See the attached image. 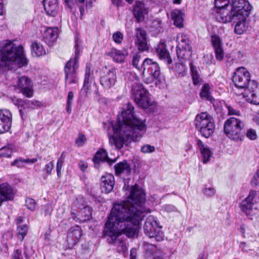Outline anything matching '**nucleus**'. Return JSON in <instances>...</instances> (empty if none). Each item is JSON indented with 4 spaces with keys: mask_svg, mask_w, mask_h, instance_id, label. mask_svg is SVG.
I'll list each match as a JSON object with an SVG mask.
<instances>
[{
    "mask_svg": "<svg viewBox=\"0 0 259 259\" xmlns=\"http://www.w3.org/2000/svg\"><path fill=\"white\" fill-rule=\"evenodd\" d=\"M79 220L80 222H84L89 220L92 216L91 208L89 206L83 207L79 212Z\"/></svg>",
    "mask_w": 259,
    "mask_h": 259,
    "instance_id": "obj_36",
    "label": "nucleus"
},
{
    "mask_svg": "<svg viewBox=\"0 0 259 259\" xmlns=\"http://www.w3.org/2000/svg\"><path fill=\"white\" fill-rule=\"evenodd\" d=\"M75 50L74 58H70L64 67L66 84L67 83L69 84L76 83L77 82L76 70L78 68V61L79 56L80 48L77 40L75 41Z\"/></svg>",
    "mask_w": 259,
    "mask_h": 259,
    "instance_id": "obj_7",
    "label": "nucleus"
},
{
    "mask_svg": "<svg viewBox=\"0 0 259 259\" xmlns=\"http://www.w3.org/2000/svg\"><path fill=\"white\" fill-rule=\"evenodd\" d=\"M215 57L216 59L218 61H222L223 60L224 57V51L223 50V47H220L218 48L214 49Z\"/></svg>",
    "mask_w": 259,
    "mask_h": 259,
    "instance_id": "obj_46",
    "label": "nucleus"
},
{
    "mask_svg": "<svg viewBox=\"0 0 259 259\" xmlns=\"http://www.w3.org/2000/svg\"><path fill=\"white\" fill-rule=\"evenodd\" d=\"M94 162V165L96 168H99L100 167V163L101 162L99 160L96 159V158H94L93 159Z\"/></svg>",
    "mask_w": 259,
    "mask_h": 259,
    "instance_id": "obj_64",
    "label": "nucleus"
},
{
    "mask_svg": "<svg viewBox=\"0 0 259 259\" xmlns=\"http://www.w3.org/2000/svg\"><path fill=\"white\" fill-rule=\"evenodd\" d=\"M58 35L57 27L48 28L44 32L42 40L49 46H52L56 41Z\"/></svg>",
    "mask_w": 259,
    "mask_h": 259,
    "instance_id": "obj_23",
    "label": "nucleus"
},
{
    "mask_svg": "<svg viewBox=\"0 0 259 259\" xmlns=\"http://www.w3.org/2000/svg\"><path fill=\"white\" fill-rule=\"evenodd\" d=\"M78 166L82 171H84L88 167V164L87 162L81 161L78 163Z\"/></svg>",
    "mask_w": 259,
    "mask_h": 259,
    "instance_id": "obj_61",
    "label": "nucleus"
},
{
    "mask_svg": "<svg viewBox=\"0 0 259 259\" xmlns=\"http://www.w3.org/2000/svg\"><path fill=\"white\" fill-rule=\"evenodd\" d=\"M231 8L236 17H247L252 9V6L247 0H234Z\"/></svg>",
    "mask_w": 259,
    "mask_h": 259,
    "instance_id": "obj_12",
    "label": "nucleus"
},
{
    "mask_svg": "<svg viewBox=\"0 0 259 259\" xmlns=\"http://www.w3.org/2000/svg\"><path fill=\"white\" fill-rule=\"evenodd\" d=\"M22 46H16L9 40L0 42V68L11 69L15 67H22L28 64Z\"/></svg>",
    "mask_w": 259,
    "mask_h": 259,
    "instance_id": "obj_3",
    "label": "nucleus"
},
{
    "mask_svg": "<svg viewBox=\"0 0 259 259\" xmlns=\"http://www.w3.org/2000/svg\"><path fill=\"white\" fill-rule=\"evenodd\" d=\"M14 197V190L7 183L0 185V206L4 201L13 199Z\"/></svg>",
    "mask_w": 259,
    "mask_h": 259,
    "instance_id": "obj_19",
    "label": "nucleus"
},
{
    "mask_svg": "<svg viewBox=\"0 0 259 259\" xmlns=\"http://www.w3.org/2000/svg\"><path fill=\"white\" fill-rule=\"evenodd\" d=\"M246 17H238L235 18L234 20L236 22L235 26L234 31L238 34H242L247 29V26L246 25Z\"/></svg>",
    "mask_w": 259,
    "mask_h": 259,
    "instance_id": "obj_30",
    "label": "nucleus"
},
{
    "mask_svg": "<svg viewBox=\"0 0 259 259\" xmlns=\"http://www.w3.org/2000/svg\"><path fill=\"white\" fill-rule=\"evenodd\" d=\"M114 184V177L112 174H106L102 177L101 188L102 192L109 193L113 190Z\"/></svg>",
    "mask_w": 259,
    "mask_h": 259,
    "instance_id": "obj_20",
    "label": "nucleus"
},
{
    "mask_svg": "<svg viewBox=\"0 0 259 259\" xmlns=\"http://www.w3.org/2000/svg\"><path fill=\"white\" fill-rule=\"evenodd\" d=\"M196 143L203 157V162L204 163H206L210 160L212 153L209 148L207 145L203 144L200 140H197Z\"/></svg>",
    "mask_w": 259,
    "mask_h": 259,
    "instance_id": "obj_27",
    "label": "nucleus"
},
{
    "mask_svg": "<svg viewBox=\"0 0 259 259\" xmlns=\"http://www.w3.org/2000/svg\"><path fill=\"white\" fill-rule=\"evenodd\" d=\"M43 5L48 15L53 17L56 16L59 10L57 0H43Z\"/></svg>",
    "mask_w": 259,
    "mask_h": 259,
    "instance_id": "obj_22",
    "label": "nucleus"
},
{
    "mask_svg": "<svg viewBox=\"0 0 259 259\" xmlns=\"http://www.w3.org/2000/svg\"><path fill=\"white\" fill-rule=\"evenodd\" d=\"M134 15L138 22L144 20V17L148 14V9L145 7V4L141 2H137L134 9Z\"/></svg>",
    "mask_w": 259,
    "mask_h": 259,
    "instance_id": "obj_24",
    "label": "nucleus"
},
{
    "mask_svg": "<svg viewBox=\"0 0 259 259\" xmlns=\"http://www.w3.org/2000/svg\"><path fill=\"white\" fill-rule=\"evenodd\" d=\"M256 195V192L254 190H251L249 195L240 203V208L241 211L246 216L252 215L253 206L255 203L254 198Z\"/></svg>",
    "mask_w": 259,
    "mask_h": 259,
    "instance_id": "obj_15",
    "label": "nucleus"
},
{
    "mask_svg": "<svg viewBox=\"0 0 259 259\" xmlns=\"http://www.w3.org/2000/svg\"><path fill=\"white\" fill-rule=\"evenodd\" d=\"M137 251L136 248H133L130 252V259L137 258Z\"/></svg>",
    "mask_w": 259,
    "mask_h": 259,
    "instance_id": "obj_62",
    "label": "nucleus"
},
{
    "mask_svg": "<svg viewBox=\"0 0 259 259\" xmlns=\"http://www.w3.org/2000/svg\"><path fill=\"white\" fill-rule=\"evenodd\" d=\"M226 107H227L228 111V115H240V112L239 110H237L235 109L234 108H233L232 107H231V106H229V105H227Z\"/></svg>",
    "mask_w": 259,
    "mask_h": 259,
    "instance_id": "obj_56",
    "label": "nucleus"
},
{
    "mask_svg": "<svg viewBox=\"0 0 259 259\" xmlns=\"http://www.w3.org/2000/svg\"><path fill=\"white\" fill-rule=\"evenodd\" d=\"M4 7L3 4V1H0V15H3L4 13Z\"/></svg>",
    "mask_w": 259,
    "mask_h": 259,
    "instance_id": "obj_63",
    "label": "nucleus"
},
{
    "mask_svg": "<svg viewBox=\"0 0 259 259\" xmlns=\"http://www.w3.org/2000/svg\"><path fill=\"white\" fill-rule=\"evenodd\" d=\"M112 39L115 43L120 44L123 39V34L120 31H117L113 34Z\"/></svg>",
    "mask_w": 259,
    "mask_h": 259,
    "instance_id": "obj_49",
    "label": "nucleus"
},
{
    "mask_svg": "<svg viewBox=\"0 0 259 259\" xmlns=\"http://www.w3.org/2000/svg\"><path fill=\"white\" fill-rule=\"evenodd\" d=\"M82 235V231L79 226L70 228L67 235V242L68 247L72 248L78 242Z\"/></svg>",
    "mask_w": 259,
    "mask_h": 259,
    "instance_id": "obj_17",
    "label": "nucleus"
},
{
    "mask_svg": "<svg viewBox=\"0 0 259 259\" xmlns=\"http://www.w3.org/2000/svg\"><path fill=\"white\" fill-rule=\"evenodd\" d=\"M177 47V54L178 58L183 59H186L187 56L191 53V50H186L185 48Z\"/></svg>",
    "mask_w": 259,
    "mask_h": 259,
    "instance_id": "obj_42",
    "label": "nucleus"
},
{
    "mask_svg": "<svg viewBox=\"0 0 259 259\" xmlns=\"http://www.w3.org/2000/svg\"><path fill=\"white\" fill-rule=\"evenodd\" d=\"M94 157L96 158V159L99 160L102 162H107L109 165L116 161V159L113 160L110 159L108 157L107 152L103 149L98 151Z\"/></svg>",
    "mask_w": 259,
    "mask_h": 259,
    "instance_id": "obj_34",
    "label": "nucleus"
},
{
    "mask_svg": "<svg viewBox=\"0 0 259 259\" xmlns=\"http://www.w3.org/2000/svg\"><path fill=\"white\" fill-rule=\"evenodd\" d=\"M251 81L250 73L245 67H238L234 72L233 81L238 88L246 89Z\"/></svg>",
    "mask_w": 259,
    "mask_h": 259,
    "instance_id": "obj_9",
    "label": "nucleus"
},
{
    "mask_svg": "<svg viewBox=\"0 0 259 259\" xmlns=\"http://www.w3.org/2000/svg\"><path fill=\"white\" fill-rule=\"evenodd\" d=\"M246 136L249 139L251 140H255L257 137L256 131L254 130L251 128H250L247 131Z\"/></svg>",
    "mask_w": 259,
    "mask_h": 259,
    "instance_id": "obj_52",
    "label": "nucleus"
},
{
    "mask_svg": "<svg viewBox=\"0 0 259 259\" xmlns=\"http://www.w3.org/2000/svg\"><path fill=\"white\" fill-rule=\"evenodd\" d=\"M25 205L28 209L34 211L36 207V203L34 199L28 198L25 200Z\"/></svg>",
    "mask_w": 259,
    "mask_h": 259,
    "instance_id": "obj_48",
    "label": "nucleus"
},
{
    "mask_svg": "<svg viewBox=\"0 0 259 259\" xmlns=\"http://www.w3.org/2000/svg\"><path fill=\"white\" fill-rule=\"evenodd\" d=\"M28 227L26 225H19L17 229V237L20 241H22L27 234Z\"/></svg>",
    "mask_w": 259,
    "mask_h": 259,
    "instance_id": "obj_38",
    "label": "nucleus"
},
{
    "mask_svg": "<svg viewBox=\"0 0 259 259\" xmlns=\"http://www.w3.org/2000/svg\"><path fill=\"white\" fill-rule=\"evenodd\" d=\"M116 78L115 70H110L101 77L100 83L105 89H108L114 85Z\"/></svg>",
    "mask_w": 259,
    "mask_h": 259,
    "instance_id": "obj_21",
    "label": "nucleus"
},
{
    "mask_svg": "<svg viewBox=\"0 0 259 259\" xmlns=\"http://www.w3.org/2000/svg\"><path fill=\"white\" fill-rule=\"evenodd\" d=\"M9 100L13 103L15 105L18 106V108L23 107L24 108H29L33 105V102L29 100H23L22 99L16 98L15 96L10 97Z\"/></svg>",
    "mask_w": 259,
    "mask_h": 259,
    "instance_id": "obj_31",
    "label": "nucleus"
},
{
    "mask_svg": "<svg viewBox=\"0 0 259 259\" xmlns=\"http://www.w3.org/2000/svg\"><path fill=\"white\" fill-rule=\"evenodd\" d=\"M17 86L20 92L25 97L30 98L33 94V85L31 80L26 76L18 78Z\"/></svg>",
    "mask_w": 259,
    "mask_h": 259,
    "instance_id": "obj_16",
    "label": "nucleus"
},
{
    "mask_svg": "<svg viewBox=\"0 0 259 259\" xmlns=\"http://www.w3.org/2000/svg\"><path fill=\"white\" fill-rule=\"evenodd\" d=\"M115 172L116 175L124 174L129 176L131 172V168L126 160L120 162L114 165Z\"/></svg>",
    "mask_w": 259,
    "mask_h": 259,
    "instance_id": "obj_29",
    "label": "nucleus"
},
{
    "mask_svg": "<svg viewBox=\"0 0 259 259\" xmlns=\"http://www.w3.org/2000/svg\"><path fill=\"white\" fill-rule=\"evenodd\" d=\"M219 10L216 15L217 19L222 23H226L234 21L237 18L232 9H227L225 7L218 8Z\"/></svg>",
    "mask_w": 259,
    "mask_h": 259,
    "instance_id": "obj_18",
    "label": "nucleus"
},
{
    "mask_svg": "<svg viewBox=\"0 0 259 259\" xmlns=\"http://www.w3.org/2000/svg\"><path fill=\"white\" fill-rule=\"evenodd\" d=\"M107 55L112 58L115 62L122 63L127 55V52L125 50H118L112 48L107 53Z\"/></svg>",
    "mask_w": 259,
    "mask_h": 259,
    "instance_id": "obj_26",
    "label": "nucleus"
},
{
    "mask_svg": "<svg viewBox=\"0 0 259 259\" xmlns=\"http://www.w3.org/2000/svg\"><path fill=\"white\" fill-rule=\"evenodd\" d=\"M12 259H23L21 251L19 249L15 250L12 255Z\"/></svg>",
    "mask_w": 259,
    "mask_h": 259,
    "instance_id": "obj_60",
    "label": "nucleus"
},
{
    "mask_svg": "<svg viewBox=\"0 0 259 259\" xmlns=\"http://www.w3.org/2000/svg\"><path fill=\"white\" fill-rule=\"evenodd\" d=\"M155 151V147L148 144L144 145L141 148V151L143 153H150Z\"/></svg>",
    "mask_w": 259,
    "mask_h": 259,
    "instance_id": "obj_51",
    "label": "nucleus"
},
{
    "mask_svg": "<svg viewBox=\"0 0 259 259\" xmlns=\"http://www.w3.org/2000/svg\"><path fill=\"white\" fill-rule=\"evenodd\" d=\"M131 93L137 104L143 108H147L152 105L148 92L143 88L139 78L136 77L131 84Z\"/></svg>",
    "mask_w": 259,
    "mask_h": 259,
    "instance_id": "obj_4",
    "label": "nucleus"
},
{
    "mask_svg": "<svg viewBox=\"0 0 259 259\" xmlns=\"http://www.w3.org/2000/svg\"><path fill=\"white\" fill-rule=\"evenodd\" d=\"M151 28L152 31H155L156 33L162 32L163 31V26L161 20L157 19L153 20L152 23Z\"/></svg>",
    "mask_w": 259,
    "mask_h": 259,
    "instance_id": "obj_41",
    "label": "nucleus"
},
{
    "mask_svg": "<svg viewBox=\"0 0 259 259\" xmlns=\"http://www.w3.org/2000/svg\"><path fill=\"white\" fill-rule=\"evenodd\" d=\"M252 184L259 186V169L256 171L251 181Z\"/></svg>",
    "mask_w": 259,
    "mask_h": 259,
    "instance_id": "obj_57",
    "label": "nucleus"
},
{
    "mask_svg": "<svg viewBox=\"0 0 259 259\" xmlns=\"http://www.w3.org/2000/svg\"><path fill=\"white\" fill-rule=\"evenodd\" d=\"M12 123V114L6 109H0V134L10 131Z\"/></svg>",
    "mask_w": 259,
    "mask_h": 259,
    "instance_id": "obj_14",
    "label": "nucleus"
},
{
    "mask_svg": "<svg viewBox=\"0 0 259 259\" xmlns=\"http://www.w3.org/2000/svg\"><path fill=\"white\" fill-rule=\"evenodd\" d=\"M54 165L52 161L49 162L45 165V170L48 175L51 174V171L54 168Z\"/></svg>",
    "mask_w": 259,
    "mask_h": 259,
    "instance_id": "obj_58",
    "label": "nucleus"
},
{
    "mask_svg": "<svg viewBox=\"0 0 259 259\" xmlns=\"http://www.w3.org/2000/svg\"><path fill=\"white\" fill-rule=\"evenodd\" d=\"M210 87L208 84H204L200 93V97L203 99L210 101L214 105L215 99L211 96L209 92Z\"/></svg>",
    "mask_w": 259,
    "mask_h": 259,
    "instance_id": "obj_35",
    "label": "nucleus"
},
{
    "mask_svg": "<svg viewBox=\"0 0 259 259\" xmlns=\"http://www.w3.org/2000/svg\"><path fill=\"white\" fill-rule=\"evenodd\" d=\"M195 126L201 135L206 138L212 135L215 129L213 118L207 112H201L196 115Z\"/></svg>",
    "mask_w": 259,
    "mask_h": 259,
    "instance_id": "obj_6",
    "label": "nucleus"
},
{
    "mask_svg": "<svg viewBox=\"0 0 259 259\" xmlns=\"http://www.w3.org/2000/svg\"><path fill=\"white\" fill-rule=\"evenodd\" d=\"M184 13L181 10L175 9L171 13V19L174 21V25L179 28L184 27Z\"/></svg>",
    "mask_w": 259,
    "mask_h": 259,
    "instance_id": "obj_28",
    "label": "nucleus"
},
{
    "mask_svg": "<svg viewBox=\"0 0 259 259\" xmlns=\"http://www.w3.org/2000/svg\"><path fill=\"white\" fill-rule=\"evenodd\" d=\"M91 64L87 63L85 68V73L84 80V87L87 85L90 81L93 79V71L91 70Z\"/></svg>",
    "mask_w": 259,
    "mask_h": 259,
    "instance_id": "obj_39",
    "label": "nucleus"
},
{
    "mask_svg": "<svg viewBox=\"0 0 259 259\" xmlns=\"http://www.w3.org/2000/svg\"><path fill=\"white\" fill-rule=\"evenodd\" d=\"M177 41L178 42V47L185 48L186 50H191V47L189 44V39L188 36L183 33L177 35Z\"/></svg>",
    "mask_w": 259,
    "mask_h": 259,
    "instance_id": "obj_32",
    "label": "nucleus"
},
{
    "mask_svg": "<svg viewBox=\"0 0 259 259\" xmlns=\"http://www.w3.org/2000/svg\"><path fill=\"white\" fill-rule=\"evenodd\" d=\"M141 56L138 54H136L133 56L132 59L133 65L134 67H135L138 70H143V68H142V65H139V62L140 61Z\"/></svg>",
    "mask_w": 259,
    "mask_h": 259,
    "instance_id": "obj_47",
    "label": "nucleus"
},
{
    "mask_svg": "<svg viewBox=\"0 0 259 259\" xmlns=\"http://www.w3.org/2000/svg\"><path fill=\"white\" fill-rule=\"evenodd\" d=\"M135 44L138 49L141 51H147L149 49L148 44L147 34L145 29L142 28H136L135 29Z\"/></svg>",
    "mask_w": 259,
    "mask_h": 259,
    "instance_id": "obj_13",
    "label": "nucleus"
},
{
    "mask_svg": "<svg viewBox=\"0 0 259 259\" xmlns=\"http://www.w3.org/2000/svg\"><path fill=\"white\" fill-rule=\"evenodd\" d=\"M243 122L239 119L231 117L226 120L224 124V131L226 136L235 141H242L243 134Z\"/></svg>",
    "mask_w": 259,
    "mask_h": 259,
    "instance_id": "obj_5",
    "label": "nucleus"
},
{
    "mask_svg": "<svg viewBox=\"0 0 259 259\" xmlns=\"http://www.w3.org/2000/svg\"><path fill=\"white\" fill-rule=\"evenodd\" d=\"M156 50L160 59L164 60L167 64H170L172 62V60L166 49L165 42H160L157 46Z\"/></svg>",
    "mask_w": 259,
    "mask_h": 259,
    "instance_id": "obj_25",
    "label": "nucleus"
},
{
    "mask_svg": "<svg viewBox=\"0 0 259 259\" xmlns=\"http://www.w3.org/2000/svg\"><path fill=\"white\" fill-rule=\"evenodd\" d=\"M145 200L144 190L136 185L132 187L126 201L113 205L104 233L108 237V242L116 247L117 252H124L127 250L123 234L128 237L138 236L137 225L144 217V213L150 212L144 206Z\"/></svg>",
    "mask_w": 259,
    "mask_h": 259,
    "instance_id": "obj_1",
    "label": "nucleus"
},
{
    "mask_svg": "<svg viewBox=\"0 0 259 259\" xmlns=\"http://www.w3.org/2000/svg\"><path fill=\"white\" fill-rule=\"evenodd\" d=\"M164 211L167 212H170L177 211V208L175 206L172 205L167 204L163 206Z\"/></svg>",
    "mask_w": 259,
    "mask_h": 259,
    "instance_id": "obj_59",
    "label": "nucleus"
},
{
    "mask_svg": "<svg viewBox=\"0 0 259 259\" xmlns=\"http://www.w3.org/2000/svg\"><path fill=\"white\" fill-rule=\"evenodd\" d=\"M43 209L45 215H51L53 211V207L51 204L44 205Z\"/></svg>",
    "mask_w": 259,
    "mask_h": 259,
    "instance_id": "obj_55",
    "label": "nucleus"
},
{
    "mask_svg": "<svg viewBox=\"0 0 259 259\" xmlns=\"http://www.w3.org/2000/svg\"><path fill=\"white\" fill-rule=\"evenodd\" d=\"M190 70L191 72L193 84L194 85H197L200 82L201 80L197 68L196 66L191 64L190 66Z\"/></svg>",
    "mask_w": 259,
    "mask_h": 259,
    "instance_id": "obj_40",
    "label": "nucleus"
},
{
    "mask_svg": "<svg viewBox=\"0 0 259 259\" xmlns=\"http://www.w3.org/2000/svg\"><path fill=\"white\" fill-rule=\"evenodd\" d=\"M143 74L150 75V82L159 80L160 75V67L158 63L152 59L146 58L142 64Z\"/></svg>",
    "mask_w": 259,
    "mask_h": 259,
    "instance_id": "obj_10",
    "label": "nucleus"
},
{
    "mask_svg": "<svg viewBox=\"0 0 259 259\" xmlns=\"http://www.w3.org/2000/svg\"><path fill=\"white\" fill-rule=\"evenodd\" d=\"M86 142V137L85 135L79 133L78 137L75 140V144L78 147L82 146Z\"/></svg>",
    "mask_w": 259,
    "mask_h": 259,
    "instance_id": "obj_50",
    "label": "nucleus"
},
{
    "mask_svg": "<svg viewBox=\"0 0 259 259\" xmlns=\"http://www.w3.org/2000/svg\"><path fill=\"white\" fill-rule=\"evenodd\" d=\"M117 119V125H111L113 135L109 133L108 134L109 143L116 149L121 148L126 141H137L146 132L145 120L140 119L135 116L134 106L128 102L123 107Z\"/></svg>",
    "mask_w": 259,
    "mask_h": 259,
    "instance_id": "obj_2",
    "label": "nucleus"
},
{
    "mask_svg": "<svg viewBox=\"0 0 259 259\" xmlns=\"http://www.w3.org/2000/svg\"><path fill=\"white\" fill-rule=\"evenodd\" d=\"M31 54L34 57H39L46 54V50L42 45L37 42H33L31 46Z\"/></svg>",
    "mask_w": 259,
    "mask_h": 259,
    "instance_id": "obj_33",
    "label": "nucleus"
},
{
    "mask_svg": "<svg viewBox=\"0 0 259 259\" xmlns=\"http://www.w3.org/2000/svg\"><path fill=\"white\" fill-rule=\"evenodd\" d=\"M216 193L215 189L213 188H206L203 190V193L206 196H213Z\"/></svg>",
    "mask_w": 259,
    "mask_h": 259,
    "instance_id": "obj_53",
    "label": "nucleus"
},
{
    "mask_svg": "<svg viewBox=\"0 0 259 259\" xmlns=\"http://www.w3.org/2000/svg\"><path fill=\"white\" fill-rule=\"evenodd\" d=\"M230 0H215L216 8L225 7L228 5Z\"/></svg>",
    "mask_w": 259,
    "mask_h": 259,
    "instance_id": "obj_54",
    "label": "nucleus"
},
{
    "mask_svg": "<svg viewBox=\"0 0 259 259\" xmlns=\"http://www.w3.org/2000/svg\"><path fill=\"white\" fill-rule=\"evenodd\" d=\"M73 93L72 92H69L68 94L67 103H66V111L68 113L71 112V107L73 100Z\"/></svg>",
    "mask_w": 259,
    "mask_h": 259,
    "instance_id": "obj_45",
    "label": "nucleus"
},
{
    "mask_svg": "<svg viewBox=\"0 0 259 259\" xmlns=\"http://www.w3.org/2000/svg\"><path fill=\"white\" fill-rule=\"evenodd\" d=\"M145 234L149 238H154L157 241L163 240L164 235L161 228L152 216L149 217L144 226Z\"/></svg>",
    "mask_w": 259,
    "mask_h": 259,
    "instance_id": "obj_8",
    "label": "nucleus"
},
{
    "mask_svg": "<svg viewBox=\"0 0 259 259\" xmlns=\"http://www.w3.org/2000/svg\"><path fill=\"white\" fill-rule=\"evenodd\" d=\"M66 157V155L65 152H63L60 157V158L58 159L57 166H56V170L57 172L58 177H60L61 174L62 167L64 164L65 159Z\"/></svg>",
    "mask_w": 259,
    "mask_h": 259,
    "instance_id": "obj_44",
    "label": "nucleus"
},
{
    "mask_svg": "<svg viewBox=\"0 0 259 259\" xmlns=\"http://www.w3.org/2000/svg\"><path fill=\"white\" fill-rule=\"evenodd\" d=\"M37 161V159L35 158H27V159H17L13 161L11 165L12 166H16L18 167H22L23 166V163H30L33 164L36 162Z\"/></svg>",
    "mask_w": 259,
    "mask_h": 259,
    "instance_id": "obj_37",
    "label": "nucleus"
},
{
    "mask_svg": "<svg viewBox=\"0 0 259 259\" xmlns=\"http://www.w3.org/2000/svg\"><path fill=\"white\" fill-rule=\"evenodd\" d=\"M243 97L247 102L254 105L259 104V83L252 80L245 89Z\"/></svg>",
    "mask_w": 259,
    "mask_h": 259,
    "instance_id": "obj_11",
    "label": "nucleus"
},
{
    "mask_svg": "<svg viewBox=\"0 0 259 259\" xmlns=\"http://www.w3.org/2000/svg\"><path fill=\"white\" fill-rule=\"evenodd\" d=\"M211 43L213 49L223 47V44L221 38L216 34H213L211 36Z\"/></svg>",
    "mask_w": 259,
    "mask_h": 259,
    "instance_id": "obj_43",
    "label": "nucleus"
}]
</instances>
